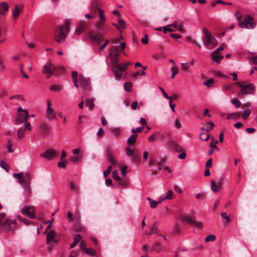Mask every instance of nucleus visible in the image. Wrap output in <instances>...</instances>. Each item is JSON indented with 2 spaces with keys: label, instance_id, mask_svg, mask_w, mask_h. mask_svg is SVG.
I'll use <instances>...</instances> for the list:
<instances>
[{
  "label": "nucleus",
  "instance_id": "nucleus-1",
  "mask_svg": "<svg viewBox=\"0 0 257 257\" xmlns=\"http://www.w3.org/2000/svg\"><path fill=\"white\" fill-rule=\"evenodd\" d=\"M203 33L204 35V44L209 49H212L217 45V41L212 33L206 28L203 29Z\"/></svg>",
  "mask_w": 257,
  "mask_h": 257
},
{
  "label": "nucleus",
  "instance_id": "nucleus-2",
  "mask_svg": "<svg viewBox=\"0 0 257 257\" xmlns=\"http://www.w3.org/2000/svg\"><path fill=\"white\" fill-rule=\"evenodd\" d=\"M234 84L238 86L240 91L238 92L237 95L239 97H243L245 94L254 95L255 92V88L253 84H241L240 82H237Z\"/></svg>",
  "mask_w": 257,
  "mask_h": 257
},
{
  "label": "nucleus",
  "instance_id": "nucleus-3",
  "mask_svg": "<svg viewBox=\"0 0 257 257\" xmlns=\"http://www.w3.org/2000/svg\"><path fill=\"white\" fill-rule=\"evenodd\" d=\"M69 30V23L68 21L65 22L61 27L57 28L54 35L55 41L58 43H60L62 40L65 38Z\"/></svg>",
  "mask_w": 257,
  "mask_h": 257
},
{
  "label": "nucleus",
  "instance_id": "nucleus-4",
  "mask_svg": "<svg viewBox=\"0 0 257 257\" xmlns=\"http://www.w3.org/2000/svg\"><path fill=\"white\" fill-rule=\"evenodd\" d=\"M18 182L21 185L24 190L26 192L27 195L30 196L31 194V189L30 186V175L27 173L23 174L22 178L18 180Z\"/></svg>",
  "mask_w": 257,
  "mask_h": 257
},
{
  "label": "nucleus",
  "instance_id": "nucleus-5",
  "mask_svg": "<svg viewBox=\"0 0 257 257\" xmlns=\"http://www.w3.org/2000/svg\"><path fill=\"white\" fill-rule=\"evenodd\" d=\"M17 221L16 219L11 221L9 219H4L1 222V226L2 229L5 232H13L16 228Z\"/></svg>",
  "mask_w": 257,
  "mask_h": 257
},
{
  "label": "nucleus",
  "instance_id": "nucleus-6",
  "mask_svg": "<svg viewBox=\"0 0 257 257\" xmlns=\"http://www.w3.org/2000/svg\"><path fill=\"white\" fill-rule=\"evenodd\" d=\"M131 64V62H126L121 65L119 64V65L112 67V70L115 75L116 79L119 80L122 78L121 72L126 70L128 66Z\"/></svg>",
  "mask_w": 257,
  "mask_h": 257
},
{
  "label": "nucleus",
  "instance_id": "nucleus-7",
  "mask_svg": "<svg viewBox=\"0 0 257 257\" xmlns=\"http://www.w3.org/2000/svg\"><path fill=\"white\" fill-rule=\"evenodd\" d=\"M29 117L28 112L26 110H24L23 112L17 113L16 116L15 123L17 125L22 124L25 120L28 119Z\"/></svg>",
  "mask_w": 257,
  "mask_h": 257
},
{
  "label": "nucleus",
  "instance_id": "nucleus-8",
  "mask_svg": "<svg viewBox=\"0 0 257 257\" xmlns=\"http://www.w3.org/2000/svg\"><path fill=\"white\" fill-rule=\"evenodd\" d=\"M35 212L34 208L30 206H25L21 210V213L24 215L27 216L30 218H36Z\"/></svg>",
  "mask_w": 257,
  "mask_h": 257
},
{
  "label": "nucleus",
  "instance_id": "nucleus-9",
  "mask_svg": "<svg viewBox=\"0 0 257 257\" xmlns=\"http://www.w3.org/2000/svg\"><path fill=\"white\" fill-rule=\"evenodd\" d=\"M253 20L251 17H246L245 19L240 23L239 24V26L242 28H254L255 25L254 23H252Z\"/></svg>",
  "mask_w": 257,
  "mask_h": 257
},
{
  "label": "nucleus",
  "instance_id": "nucleus-10",
  "mask_svg": "<svg viewBox=\"0 0 257 257\" xmlns=\"http://www.w3.org/2000/svg\"><path fill=\"white\" fill-rule=\"evenodd\" d=\"M57 152L53 149L47 150L44 153L41 154L40 156L48 160H51L57 156Z\"/></svg>",
  "mask_w": 257,
  "mask_h": 257
},
{
  "label": "nucleus",
  "instance_id": "nucleus-11",
  "mask_svg": "<svg viewBox=\"0 0 257 257\" xmlns=\"http://www.w3.org/2000/svg\"><path fill=\"white\" fill-rule=\"evenodd\" d=\"M55 70V66L52 64H49L44 65L42 72L44 74L47 75V78L49 79L50 76L53 75V72Z\"/></svg>",
  "mask_w": 257,
  "mask_h": 257
},
{
  "label": "nucleus",
  "instance_id": "nucleus-12",
  "mask_svg": "<svg viewBox=\"0 0 257 257\" xmlns=\"http://www.w3.org/2000/svg\"><path fill=\"white\" fill-rule=\"evenodd\" d=\"M89 23L85 21H80L78 24V27L75 31L76 34L79 35L85 31H86L87 27H88Z\"/></svg>",
  "mask_w": 257,
  "mask_h": 257
},
{
  "label": "nucleus",
  "instance_id": "nucleus-13",
  "mask_svg": "<svg viewBox=\"0 0 257 257\" xmlns=\"http://www.w3.org/2000/svg\"><path fill=\"white\" fill-rule=\"evenodd\" d=\"M79 80L80 85L84 90L88 91L90 89V83L89 79L79 76Z\"/></svg>",
  "mask_w": 257,
  "mask_h": 257
},
{
  "label": "nucleus",
  "instance_id": "nucleus-14",
  "mask_svg": "<svg viewBox=\"0 0 257 257\" xmlns=\"http://www.w3.org/2000/svg\"><path fill=\"white\" fill-rule=\"evenodd\" d=\"M72 221L74 222L73 229L75 231L81 232L84 230V228L80 223L79 218L78 217H74Z\"/></svg>",
  "mask_w": 257,
  "mask_h": 257
},
{
  "label": "nucleus",
  "instance_id": "nucleus-15",
  "mask_svg": "<svg viewBox=\"0 0 257 257\" xmlns=\"http://www.w3.org/2000/svg\"><path fill=\"white\" fill-rule=\"evenodd\" d=\"M56 234L53 230L50 231L46 235V242L48 244L52 242L56 243L57 240L55 239Z\"/></svg>",
  "mask_w": 257,
  "mask_h": 257
},
{
  "label": "nucleus",
  "instance_id": "nucleus-16",
  "mask_svg": "<svg viewBox=\"0 0 257 257\" xmlns=\"http://www.w3.org/2000/svg\"><path fill=\"white\" fill-rule=\"evenodd\" d=\"M40 132L43 135H49L51 133V131L48 125L46 123H43L39 125Z\"/></svg>",
  "mask_w": 257,
  "mask_h": 257
},
{
  "label": "nucleus",
  "instance_id": "nucleus-17",
  "mask_svg": "<svg viewBox=\"0 0 257 257\" xmlns=\"http://www.w3.org/2000/svg\"><path fill=\"white\" fill-rule=\"evenodd\" d=\"M90 37L91 38L92 41L96 43L98 45H99L102 40L103 36L101 34H98V35H94L92 33H91Z\"/></svg>",
  "mask_w": 257,
  "mask_h": 257
},
{
  "label": "nucleus",
  "instance_id": "nucleus-18",
  "mask_svg": "<svg viewBox=\"0 0 257 257\" xmlns=\"http://www.w3.org/2000/svg\"><path fill=\"white\" fill-rule=\"evenodd\" d=\"M9 6L7 3L2 2L0 3V15H5L8 12Z\"/></svg>",
  "mask_w": 257,
  "mask_h": 257
},
{
  "label": "nucleus",
  "instance_id": "nucleus-19",
  "mask_svg": "<svg viewBox=\"0 0 257 257\" xmlns=\"http://www.w3.org/2000/svg\"><path fill=\"white\" fill-rule=\"evenodd\" d=\"M106 158L108 161L111 163L112 165L118 166V164L117 161L113 157L112 155L110 153L108 152L106 155Z\"/></svg>",
  "mask_w": 257,
  "mask_h": 257
},
{
  "label": "nucleus",
  "instance_id": "nucleus-20",
  "mask_svg": "<svg viewBox=\"0 0 257 257\" xmlns=\"http://www.w3.org/2000/svg\"><path fill=\"white\" fill-rule=\"evenodd\" d=\"M109 55L111 58H117L118 57V50L117 47L112 48L110 50Z\"/></svg>",
  "mask_w": 257,
  "mask_h": 257
},
{
  "label": "nucleus",
  "instance_id": "nucleus-21",
  "mask_svg": "<svg viewBox=\"0 0 257 257\" xmlns=\"http://www.w3.org/2000/svg\"><path fill=\"white\" fill-rule=\"evenodd\" d=\"M137 137L138 135L137 134L132 135L127 139V143L130 145H134L136 142Z\"/></svg>",
  "mask_w": 257,
  "mask_h": 257
},
{
  "label": "nucleus",
  "instance_id": "nucleus-22",
  "mask_svg": "<svg viewBox=\"0 0 257 257\" xmlns=\"http://www.w3.org/2000/svg\"><path fill=\"white\" fill-rule=\"evenodd\" d=\"M218 54L214 53L212 56V60L217 63H219L220 61L223 58V56L218 55Z\"/></svg>",
  "mask_w": 257,
  "mask_h": 257
},
{
  "label": "nucleus",
  "instance_id": "nucleus-23",
  "mask_svg": "<svg viewBox=\"0 0 257 257\" xmlns=\"http://www.w3.org/2000/svg\"><path fill=\"white\" fill-rule=\"evenodd\" d=\"M25 131V128L24 127H21L18 130L17 135L19 139L21 140L24 138Z\"/></svg>",
  "mask_w": 257,
  "mask_h": 257
},
{
  "label": "nucleus",
  "instance_id": "nucleus-24",
  "mask_svg": "<svg viewBox=\"0 0 257 257\" xmlns=\"http://www.w3.org/2000/svg\"><path fill=\"white\" fill-rule=\"evenodd\" d=\"M81 237V235L79 234H77L74 238L73 242L70 244V247L72 248L75 247L76 245L80 241Z\"/></svg>",
  "mask_w": 257,
  "mask_h": 257
},
{
  "label": "nucleus",
  "instance_id": "nucleus-25",
  "mask_svg": "<svg viewBox=\"0 0 257 257\" xmlns=\"http://www.w3.org/2000/svg\"><path fill=\"white\" fill-rule=\"evenodd\" d=\"M20 9L18 6H16L15 7V9L12 11L13 13V17L14 19H17L19 16L20 13Z\"/></svg>",
  "mask_w": 257,
  "mask_h": 257
},
{
  "label": "nucleus",
  "instance_id": "nucleus-26",
  "mask_svg": "<svg viewBox=\"0 0 257 257\" xmlns=\"http://www.w3.org/2000/svg\"><path fill=\"white\" fill-rule=\"evenodd\" d=\"M240 116V113L239 112H234L228 114L227 117V119H237Z\"/></svg>",
  "mask_w": 257,
  "mask_h": 257
},
{
  "label": "nucleus",
  "instance_id": "nucleus-27",
  "mask_svg": "<svg viewBox=\"0 0 257 257\" xmlns=\"http://www.w3.org/2000/svg\"><path fill=\"white\" fill-rule=\"evenodd\" d=\"M147 200L149 201L150 204V207L152 209L156 208L157 205L159 204L158 201L154 200L150 197H148Z\"/></svg>",
  "mask_w": 257,
  "mask_h": 257
},
{
  "label": "nucleus",
  "instance_id": "nucleus-28",
  "mask_svg": "<svg viewBox=\"0 0 257 257\" xmlns=\"http://www.w3.org/2000/svg\"><path fill=\"white\" fill-rule=\"evenodd\" d=\"M210 138V135L207 133H202L199 135V139L201 140L207 141Z\"/></svg>",
  "mask_w": 257,
  "mask_h": 257
},
{
  "label": "nucleus",
  "instance_id": "nucleus-29",
  "mask_svg": "<svg viewBox=\"0 0 257 257\" xmlns=\"http://www.w3.org/2000/svg\"><path fill=\"white\" fill-rule=\"evenodd\" d=\"M153 249L158 252H160L162 249L161 244L158 242H156L153 246Z\"/></svg>",
  "mask_w": 257,
  "mask_h": 257
},
{
  "label": "nucleus",
  "instance_id": "nucleus-30",
  "mask_svg": "<svg viewBox=\"0 0 257 257\" xmlns=\"http://www.w3.org/2000/svg\"><path fill=\"white\" fill-rule=\"evenodd\" d=\"M86 105L90 110H92L94 106L93 101L92 99H88L86 100Z\"/></svg>",
  "mask_w": 257,
  "mask_h": 257
},
{
  "label": "nucleus",
  "instance_id": "nucleus-31",
  "mask_svg": "<svg viewBox=\"0 0 257 257\" xmlns=\"http://www.w3.org/2000/svg\"><path fill=\"white\" fill-rule=\"evenodd\" d=\"M98 11L99 12V17L100 19V20L101 21L105 22L106 19L105 18V16L104 14V11L102 10L101 9H98Z\"/></svg>",
  "mask_w": 257,
  "mask_h": 257
},
{
  "label": "nucleus",
  "instance_id": "nucleus-32",
  "mask_svg": "<svg viewBox=\"0 0 257 257\" xmlns=\"http://www.w3.org/2000/svg\"><path fill=\"white\" fill-rule=\"evenodd\" d=\"M67 164L68 162L65 160H60V161L58 163V166L59 168H63L65 169L66 167Z\"/></svg>",
  "mask_w": 257,
  "mask_h": 257
},
{
  "label": "nucleus",
  "instance_id": "nucleus-33",
  "mask_svg": "<svg viewBox=\"0 0 257 257\" xmlns=\"http://www.w3.org/2000/svg\"><path fill=\"white\" fill-rule=\"evenodd\" d=\"M17 218L19 221L24 223L25 225H29L31 223V221L27 220V219L20 216V215H18Z\"/></svg>",
  "mask_w": 257,
  "mask_h": 257
},
{
  "label": "nucleus",
  "instance_id": "nucleus-34",
  "mask_svg": "<svg viewBox=\"0 0 257 257\" xmlns=\"http://www.w3.org/2000/svg\"><path fill=\"white\" fill-rule=\"evenodd\" d=\"M132 83L130 82H127L124 84V88L126 91L130 92L132 90Z\"/></svg>",
  "mask_w": 257,
  "mask_h": 257
},
{
  "label": "nucleus",
  "instance_id": "nucleus-35",
  "mask_svg": "<svg viewBox=\"0 0 257 257\" xmlns=\"http://www.w3.org/2000/svg\"><path fill=\"white\" fill-rule=\"evenodd\" d=\"M172 148L174 149V150L178 152L183 151L184 150V149H183L180 146L174 143L172 144Z\"/></svg>",
  "mask_w": 257,
  "mask_h": 257
},
{
  "label": "nucleus",
  "instance_id": "nucleus-36",
  "mask_svg": "<svg viewBox=\"0 0 257 257\" xmlns=\"http://www.w3.org/2000/svg\"><path fill=\"white\" fill-rule=\"evenodd\" d=\"M85 253L91 256H94L95 255V251L93 250L91 248H86L85 249Z\"/></svg>",
  "mask_w": 257,
  "mask_h": 257
},
{
  "label": "nucleus",
  "instance_id": "nucleus-37",
  "mask_svg": "<svg viewBox=\"0 0 257 257\" xmlns=\"http://www.w3.org/2000/svg\"><path fill=\"white\" fill-rule=\"evenodd\" d=\"M112 176L113 178L116 181H120V177L118 176V172L117 170H113L112 171Z\"/></svg>",
  "mask_w": 257,
  "mask_h": 257
},
{
  "label": "nucleus",
  "instance_id": "nucleus-38",
  "mask_svg": "<svg viewBox=\"0 0 257 257\" xmlns=\"http://www.w3.org/2000/svg\"><path fill=\"white\" fill-rule=\"evenodd\" d=\"M47 113L49 115H52L53 112V109L51 106V103L50 101H47Z\"/></svg>",
  "mask_w": 257,
  "mask_h": 257
},
{
  "label": "nucleus",
  "instance_id": "nucleus-39",
  "mask_svg": "<svg viewBox=\"0 0 257 257\" xmlns=\"http://www.w3.org/2000/svg\"><path fill=\"white\" fill-rule=\"evenodd\" d=\"M250 113V109H245L242 114V118L243 119H246L248 117Z\"/></svg>",
  "mask_w": 257,
  "mask_h": 257
},
{
  "label": "nucleus",
  "instance_id": "nucleus-40",
  "mask_svg": "<svg viewBox=\"0 0 257 257\" xmlns=\"http://www.w3.org/2000/svg\"><path fill=\"white\" fill-rule=\"evenodd\" d=\"M157 224V222H155V223H154V224L153 225V226L152 227V230L149 233V235H150L151 234H153V233L158 234V227L156 226Z\"/></svg>",
  "mask_w": 257,
  "mask_h": 257
},
{
  "label": "nucleus",
  "instance_id": "nucleus-41",
  "mask_svg": "<svg viewBox=\"0 0 257 257\" xmlns=\"http://www.w3.org/2000/svg\"><path fill=\"white\" fill-rule=\"evenodd\" d=\"M231 102L235 105V107L236 108H238L241 105V102H240V101L236 99V98H233L231 100Z\"/></svg>",
  "mask_w": 257,
  "mask_h": 257
},
{
  "label": "nucleus",
  "instance_id": "nucleus-42",
  "mask_svg": "<svg viewBox=\"0 0 257 257\" xmlns=\"http://www.w3.org/2000/svg\"><path fill=\"white\" fill-rule=\"evenodd\" d=\"M214 79L212 78H210L207 81L204 82V84L208 87H210L212 86L213 83H214Z\"/></svg>",
  "mask_w": 257,
  "mask_h": 257
},
{
  "label": "nucleus",
  "instance_id": "nucleus-43",
  "mask_svg": "<svg viewBox=\"0 0 257 257\" xmlns=\"http://www.w3.org/2000/svg\"><path fill=\"white\" fill-rule=\"evenodd\" d=\"M125 151L126 155L128 156H132L134 153V150L131 149L130 148V146H127V147H126L125 149Z\"/></svg>",
  "mask_w": 257,
  "mask_h": 257
},
{
  "label": "nucleus",
  "instance_id": "nucleus-44",
  "mask_svg": "<svg viewBox=\"0 0 257 257\" xmlns=\"http://www.w3.org/2000/svg\"><path fill=\"white\" fill-rule=\"evenodd\" d=\"M218 143V142L217 140H213L210 143L209 146L212 148L215 149L217 151H219V148L216 145Z\"/></svg>",
  "mask_w": 257,
  "mask_h": 257
},
{
  "label": "nucleus",
  "instance_id": "nucleus-45",
  "mask_svg": "<svg viewBox=\"0 0 257 257\" xmlns=\"http://www.w3.org/2000/svg\"><path fill=\"white\" fill-rule=\"evenodd\" d=\"M98 6H99V1L98 0H93L91 2L90 9L98 8Z\"/></svg>",
  "mask_w": 257,
  "mask_h": 257
},
{
  "label": "nucleus",
  "instance_id": "nucleus-46",
  "mask_svg": "<svg viewBox=\"0 0 257 257\" xmlns=\"http://www.w3.org/2000/svg\"><path fill=\"white\" fill-rule=\"evenodd\" d=\"M158 136V134L157 133H155L149 137L148 141L150 142H154L156 141Z\"/></svg>",
  "mask_w": 257,
  "mask_h": 257
},
{
  "label": "nucleus",
  "instance_id": "nucleus-47",
  "mask_svg": "<svg viewBox=\"0 0 257 257\" xmlns=\"http://www.w3.org/2000/svg\"><path fill=\"white\" fill-rule=\"evenodd\" d=\"M184 220L187 221L189 224H190L191 225L194 224L195 221H194L193 219L191 217L185 216L184 217Z\"/></svg>",
  "mask_w": 257,
  "mask_h": 257
},
{
  "label": "nucleus",
  "instance_id": "nucleus-48",
  "mask_svg": "<svg viewBox=\"0 0 257 257\" xmlns=\"http://www.w3.org/2000/svg\"><path fill=\"white\" fill-rule=\"evenodd\" d=\"M0 166L5 169L7 172H8L9 169V167L8 165L3 161H0Z\"/></svg>",
  "mask_w": 257,
  "mask_h": 257
},
{
  "label": "nucleus",
  "instance_id": "nucleus-49",
  "mask_svg": "<svg viewBox=\"0 0 257 257\" xmlns=\"http://www.w3.org/2000/svg\"><path fill=\"white\" fill-rule=\"evenodd\" d=\"M206 124L209 125V126L206 127V128H205L206 132H208L210 131L214 126V124L212 122H207L206 123Z\"/></svg>",
  "mask_w": 257,
  "mask_h": 257
},
{
  "label": "nucleus",
  "instance_id": "nucleus-50",
  "mask_svg": "<svg viewBox=\"0 0 257 257\" xmlns=\"http://www.w3.org/2000/svg\"><path fill=\"white\" fill-rule=\"evenodd\" d=\"M50 90L52 91L59 92L61 90V88L57 85H54L50 86Z\"/></svg>",
  "mask_w": 257,
  "mask_h": 257
},
{
  "label": "nucleus",
  "instance_id": "nucleus-51",
  "mask_svg": "<svg viewBox=\"0 0 257 257\" xmlns=\"http://www.w3.org/2000/svg\"><path fill=\"white\" fill-rule=\"evenodd\" d=\"M171 71H172L171 78L173 79V78H174L175 75L178 73V70L177 68L175 66L171 68Z\"/></svg>",
  "mask_w": 257,
  "mask_h": 257
},
{
  "label": "nucleus",
  "instance_id": "nucleus-52",
  "mask_svg": "<svg viewBox=\"0 0 257 257\" xmlns=\"http://www.w3.org/2000/svg\"><path fill=\"white\" fill-rule=\"evenodd\" d=\"M221 216L222 218L225 219L226 221L224 222V223L229 222L230 220L229 217L227 215V213L226 212H222L221 213Z\"/></svg>",
  "mask_w": 257,
  "mask_h": 257
},
{
  "label": "nucleus",
  "instance_id": "nucleus-53",
  "mask_svg": "<svg viewBox=\"0 0 257 257\" xmlns=\"http://www.w3.org/2000/svg\"><path fill=\"white\" fill-rule=\"evenodd\" d=\"M112 170V167L111 165H109L107 167V169L103 172V175L104 177H106L108 176L110 173L111 172Z\"/></svg>",
  "mask_w": 257,
  "mask_h": 257
},
{
  "label": "nucleus",
  "instance_id": "nucleus-54",
  "mask_svg": "<svg viewBox=\"0 0 257 257\" xmlns=\"http://www.w3.org/2000/svg\"><path fill=\"white\" fill-rule=\"evenodd\" d=\"M121 130L119 128H114L112 130V132L113 134L118 137L120 135Z\"/></svg>",
  "mask_w": 257,
  "mask_h": 257
},
{
  "label": "nucleus",
  "instance_id": "nucleus-55",
  "mask_svg": "<svg viewBox=\"0 0 257 257\" xmlns=\"http://www.w3.org/2000/svg\"><path fill=\"white\" fill-rule=\"evenodd\" d=\"M70 186L71 190L72 191H77L78 190V187L73 181L70 182Z\"/></svg>",
  "mask_w": 257,
  "mask_h": 257
},
{
  "label": "nucleus",
  "instance_id": "nucleus-56",
  "mask_svg": "<svg viewBox=\"0 0 257 257\" xmlns=\"http://www.w3.org/2000/svg\"><path fill=\"white\" fill-rule=\"evenodd\" d=\"M215 239V236L214 235H209L205 238L206 242L214 241Z\"/></svg>",
  "mask_w": 257,
  "mask_h": 257
},
{
  "label": "nucleus",
  "instance_id": "nucleus-57",
  "mask_svg": "<svg viewBox=\"0 0 257 257\" xmlns=\"http://www.w3.org/2000/svg\"><path fill=\"white\" fill-rule=\"evenodd\" d=\"M20 66L21 67V69H20V73H21V74L23 75L24 78H26V79H28L29 78L28 75L27 74H26L24 72V70H23V64H20Z\"/></svg>",
  "mask_w": 257,
  "mask_h": 257
},
{
  "label": "nucleus",
  "instance_id": "nucleus-58",
  "mask_svg": "<svg viewBox=\"0 0 257 257\" xmlns=\"http://www.w3.org/2000/svg\"><path fill=\"white\" fill-rule=\"evenodd\" d=\"M23 122H24L25 128V130L27 129L29 131L31 130V127L30 126V123L28 121V119L25 120Z\"/></svg>",
  "mask_w": 257,
  "mask_h": 257
},
{
  "label": "nucleus",
  "instance_id": "nucleus-59",
  "mask_svg": "<svg viewBox=\"0 0 257 257\" xmlns=\"http://www.w3.org/2000/svg\"><path fill=\"white\" fill-rule=\"evenodd\" d=\"M181 65L182 66L181 69L184 71H186L189 69L190 66L188 63H182Z\"/></svg>",
  "mask_w": 257,
  "mask_h": 257
},
{
  "label": "nucleus",
  "instance_id": "nucleus-60",
  "mask_svg": "<svg viewBox=\"0 0 257 257\" xmlns=\"http://www.w3.org/2000/svg\"><path fill=\"white\" fill-rule=\"evenodd\" d=\"M118 23L119 24V26L118 27L120 28H123V29H125V23L124 22V21L122 20H119L118 21Z\"/></svg>",
  "mask_w": 257,
  "mask_h": 257
},
{
  "label": "nucleus",
  "instance_id": "nucleus-61",
  "mask_svg": "<svg viewBox=\"0 0 257 257\" xmlns=\"http://www.w3.org/2000/svg\"><path fill=\"white\" fill-rule=\"evenodd\" d=\"M218 187L216 185L214 181H211V189L213 191L216 192L217 191Z\"/></svg>",
  "mask_w": 257,
  "mask_h": 257
},
{
  "label": "nucleus",
  "instance_id": "nucleus-62",
  "mask_svg": "<svg viewBox=\"0 0 257 257\" xmlns=\"http://www.w3.org/2000/svg\"><path fill=\"white\" fill-rule=\"evenodd\" d=\"M111 63L113 65V67L119 65L118 59L117 58H112V59L111 60Z\"/></svg>",
  "mask_w": 257,
  "mask_h": 257
},
{
  "label": "nucleus",
  "instance_id": "nucleus-63",
  "mask_svg": "<svg viewBox=\"0 0 257 257\" xmlns=\"http://www.w3.org/2000/svg\"><path fill=\"white\" fill-rule=\"evenodd\" d=\"M181 153L179 155L178 158L180 159H184L186 156L185 151L184 149L183 151L181 152Z\"/></svg>",
  "mask_w": 257,
  "mask_h": 257
},
{
  "label": "nucleus",
  "instance_id": "nucleus-64",
  "mask_svg": "<svg viewBox=\"0 0 257 257\" xmlns=\"http://www.w3.org/2000/svg\"><path fill=\"white\" fill-rule=\"evenodd\" d=\"M97 135L100 137H102L104 134V131L102 128H100L97 133Z\"/></svg>",
  "mask_w": 257,
  "mask_h": 257
}]
</instances>
